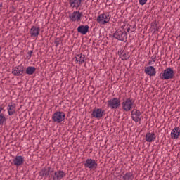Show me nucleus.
<instances>
[{
    "label": "nucleus",
    "instance_id": "f257e3e1",
    "mask_svg": "<svg viewBox=\"0 0 180 180\" xmlns=\"http://www.w3.org/2000/svg\"><path fill=\"white\" fill-rule=\"evenodd\" d=\"M65 175L67 174L62 170L54 172V167H51V166L42 168L39 172V176L45 179L46 178H50V179L53 180H61Z\"/></svg>",
    "mask_w": 180,
    "mask_h": 180
},
{
    "label": "nucleus",
    "instance_id": "f03ea898",
    "mask_svg": "<svg viewBox=\"0 0 180 180\" xmlns=\"http://www.w3.org/2000/svg\"><path fill=\"white\" fill-rule=\"evenodd\" d=\"M174 77L175 72L174 71V68L171 67L166 68L160 74V78L163 81H168V79H174Z\"/></svg>",
    "mask_w": 180,
    "mask_h": 180
},
{
    "label": "nucleus",
    "instance_id": "7ed1b4c3",
    "mask_svg": "<svg viewBox=\"0 0 180 180\" xmlns=\"http://www.w3.org/2000/svg\"><path fill=\"white\" fill-rule=\"evenodd\" d=\"M113 39L126 43L127 41V32L125 30L118 29L113 33Z\"/></svg>",
    "mask_w": 180,
    "mask_h": 180
},
{
    "label": "nucleus",
    "instance_id": "20e7f679",
    "mask_svg": "<svg viewBox=\"0 0 180 180\" xmlns=\"http://www.w3.org/2000/svg\"><path fill=\"white\" fill-rule=\"evenodd\" d=\"M52 120H53L55 123L64 122V120H65V113L63 111H56L52 115Z\"/></svg>",
    "mask_w": 180,
    "mask_h": 180
},
{
    "label": "nucleus",
    "instance_id": "39448f33",
    "mask_svg": "<svg viewBox=\"0 0 180 180\" xmlns=\"http://www.w3.org/2000/svg\"><path fill=\"white\" fill-rule=\"evenodd\" d=\"M120 98H113L107 101L108 108L113 109H119L120 108Z\"/></svg>",
    "mask_w": 180,
    "mask_h": 180
},
{
    "label": "nucleus",
    "instance_id": "423d86ee",
    "mask_svg": "<svg viewBox=\"0 0 180 180\" xmlns=\"http://www.w3.org/2000/svg\"><path fill=\"white\" fill-rule=\"evenodd\" d=\"M122 109L124 112H130L133 109L134 105V101L131 98H127L122 103Z\"/></svg>",
    "mask_w": 180,
    "mask_h": 180
},
{
    "label": "nucleus",
    "instance_id": "0eeeda50",
    "mask_svg": "<svg viewBox=\"0 0 180 180\" xmlns=\"http://www.w3.org/2000/svg\"><path fill=\"white\" fill-rule=\"evenodd\" d=\"M84 167L92 171H95L98 168V162L94 159H87L84 162Z\"/></svg>",
    "mask_w": 180,
    "mask_h": 180
},
{
    "label": "nucleus",
    "instance_id": "6e6552de",
    "mask_svg": "<svg viewBox=\"0 0 180 180\" xmlns=\"http://www.w3.org/2000/svg\"><path fill=\"white\" fill-rule=\"evenodd\" d=\"M82 18H84V13L79 11H74L69 15L70 22H81Z\"/></svg>",
    "mask_w": 180,
    "mask_h": 180
},
{
    "label": "nucleus",
    "instance_id": "1a4fd4ad",
    "mask_svg": "<svg viewBox=\"0 0 180 180\" xmlns=\"http://www.w3.org/2000/svg\"><path fill=\"white\" fill-rule=\"evenodd\" d=\"M12 74L14 77H20L25 74V66L20 65L13 68Z\"/></svg>",
    "mask_w": 180,
    "mask_h": 180
},
{
    "label": "nucleus",
    "instance_id": "9d476101",
    "mask_svg": "<svg viewBox=\"0 0 180 180\" xmlns=\"http://www.w3.org/2000/svg\"><path fill=\"white\" fill-rule=\"evenodd\" d=\"M103 115H105V110H102V108H95L92 110V113L91 114V117H95V119H101L103 117Z\"/></svg>",
    "mask_w": 180,
    "mask_h": 180
},
{
    "label": "nucleus",
    "instance_id": "9b49d317",
    "mask_svg": "<svg viewBox=\"0 0 180 180\" xmlns=\"http://www.w3.org/2000/svg\"><path fill=\"white\" fill-rule=\"evenodd\" d=\"M110 20V15L103 13L98 16L97 22L98 23H101L102 25H106Z\"/></svg>",
    "mask_w": 180,
    "mask_h": 180
},
{
    "label": "nucleus",
    "instance_id": "f8f14e48",
    "mask_svg": "<svg viewBox=\"0 0 180 180\" xmlns=\"http://www.w3.org/2000/svg\"><path fill=\"white\" fill-rule=\"evenodd\" d=\"M25 162V158L22 155L15 156V159H13L12 164L15 165V167H20V165H23Z\"/></svg>",
    "mask_w": 180,
    "mask_h": 180
},
{
    "label": "nucleus",
    "instance_id": "ddd939ff",
    "mask_svg": "<svg viewBox=\"0 0 180 180\" xmlns=\"http://www.w3.org/2000/svg\"><path fill=\"white\" fill-rule=\"evenodd\" d=\"M30 34L31 37H39L40 35V27L37 26H32L30 30Z\"/></svg>",
    "mask_w": 180,
    "mask_h": 180
},
{
    "label": "nucleus",
    "instance_id": "4468645a",
    "mask_svg": "<svg viewBox=\"0 0 180 180\" xmlns=\"http://www.w3.org/2000/svg\"><path fill=\"white\" fill-rule=\"evenodd\" d=\"M145 74L149 77H154L157 74V70L154 66H148L144 70Z\"/></svg>",
    "mask_w": 180,
    "mask_h": 180
},
{
    "label": "nucleus",
    "instance_id": "2eb2a0df",
    "mask_svg": "<svg viewBox=\"0 0 180 180\" xmlns=\"http://www.w3.org/2000/svg\"><path fill=\"white\" fill-rule=\"evenodd\" d=\"M77 31L78 33H80V34H83V36H85V34H86V33L89 32V26L88 25H82L77 28Z\"/></svg>",
    "mask_w": 180,
    "mask_h": 180
},
{
    "label": "nucleus",
    "instance_id": "dca6fc26",
    "mask_svg": "<svg viewBox=\"0 0 180 180\" xmlns=\"http://www.w3.org/2000/svg\"><path fill=\"white\" fill-rule=\"evenodd\" d=\"M82 3V0H69L70 8H76V9H78L81 6Z\"/></svg>",
    "mask_w": 180,
    "mask_h": 180
},
{
    "label": "nucleus",
    "instance_id": "f3484780",
    "mask_svg": "<svg viewBox=\"0 0 180 180\" xmlns=\"http://www.w3.org/2000/svg\"><path fill=\"white\" fill-rule=\"evenodd\" d=\"M74 60L77 64H84L85 63V55L78 54L74 58Z\"/></svg>",
    "mask_w": 180,
    "mask_h": 180
},
{
    "label": "nucleus",
    "instance_id": "a211bd4d",
    "mask_svg": "<svg viewBox=\"0 0 180 180\" xmlns=\"http://www.w3.org/2000/svg\"><path fill=\"white\" fill-rule=\"evenodd\" d=\"M7 110L8 116L13 115L15 114V112L16 111V104H13L12 103H9Z\"/></svg>",
    "mask_w": 180,
    "mask_h": 180
},
{
    "label": "nucleus",
    "instance_id": "6ab92c4d",
    "mask_svg": "<svg viewBox=\"0 0 180 180\" xmlns=\"http://www.w3.org/2000/svg\"><path fill=\"white\" fill-rule=\"evenodd\" d=\"M36 72V68L34 66H28L27 68H24V74L27 75H33Z\"/></svg>",
    "mask_w": 180,
    "mask_h": 180
},
{
    "label": "nucleus",
    "instance_id": "aec40b11",
    "mask_svg": "<svg viewBox=\"0 0 180 180\" xmlns=\"http://www.w3.org/2000/svg\"><path fill=\"white\" fill-rule=\"evenodd\" d=\"M180 136V129L179 127H175L171 132L172 139H178Z\"/></svg>",
    "mask_w": 180,
    "mask_h": 180
},
{
    "label": "nucleus",
    "instance_id": "412c9836",
    "mask_svg": "<svg viewBox=\"0 0 180 180\" xmlns=\"http://www.w3.org/2000/svg\"><path fill=\"white\" fill-rule=\"evenodd\" d=\"M156 136L155 133H147L145 136L146 141L148 143H153V140H155Z\"/></svg>",
    "mask_w": 180,
    "mask_h": 180
},
{
    "label": "nucleus",
    "instance_id": "4be33fe9",
    "mask_svg": "<svg viewBox=\"0 0 180 180\" xmlns=\"http://www.w3.org/2000/svg\"><path fill=\"white\" fill-rule=\"evenodd\" d=\"M120 58H122V61H127L130 58V56L127 53H124V51L120 50L118 51Z\"/></svg>",
    "mask_w": 180,
    "mask_h": 180
},
{
    "label": "nucleus",
    "instance_id": "5701e85b",
    "mask_svg": "<svg viewBox=\"0 0 180 180\" xmlns=\"http://www.w3.org/2000/svg\"><path fill=\"white\" fill-rule=\"evenodd\" d=\"M122 178L124 180H133L134 176H133V172H127Z\"/></svg>",
    "mask_w": 180,
    "mask_h": 180
},
{
    "label": "nucleus",
    "instance_id": "b1692460",
    "mask_svg": "<svg viewBox=\"0 0 180 180\" xmlns=\"http://www.w3.org/2000/svg\"><path fill=\"white\" fill-rule=\"evenodd\" d=\"M131 116H141V112H140V110H137V108H134L133 110L131 112Z\"/></svg>",
    "mask_w": 180,
    "mask_h": 180
},
{
    "label": "nucleus",
    "instance_id": "393cba45",
    "mask_svg": "<svg viewBox=\"0 0 180 180\" xmlns=\"http://www.w3.org/2000/svg\"><path fill=\"white\" fill-rule=\"evenodd\" d=\"M5 122H6V117H5V114H0V126L4 125Z\"/></svg>",
    "mask_w": 180,
    "mask_h": 180
},
{
    "label": "nucleus",
    "instance_id": "a878e982",
    "mask_svg": "<svg viewBox=\"0 0 180 180\" xmlns=\"http://www.w3.org/2000/svg\"><path fill=\"white\" fill-rule=\"evenodd\" d=\"M152 29H154V32H158L160 27H158L157 22H153L150 24Z\"/></svg>",
    "mask_w": 180,
    "mask_h": 180
},
{
    "label": "nucleus",
    "instance_id": "bb28decb",
    "mask_svg": "<svg viewBox=\"0 0 180 180\" xmlns=\"http://www.w3.org/2000/svg\"><path fill=\"white\" fill-rule=\"evenodd\" d=\"M131 117L132 120H134V122H135L136 123H137L138 122H141V118L140 117V116H131Z\"/></svg>",
    "mask_w": 180,
    "mask_h": 180
},
{
    "label": "nucleus",
    "instance_id": "cd10ccee",
    "mask_svg": "<svg viewBox=\"0 0 180 180\" xmlns=\"http://www.w3.org/2000/svg\"><path fill=\"white\" fill-rule=\"evenodd\" d=\"M60 41H61V38H60V37L56 38V39L54 41V44H56V47H58V44H60Z\"/></svg>",
    "mask_w": 180,
    "mask_h": 180
},
{
    "label": "nucleus",
    "instance_id": "c85d7f7f",
    "mask_svg": "<svg viewBox=\"0 0 180 180\" xmlns=\"http://www.w3.org/2000/svg\"><path fill=\"white\" fill-rule=\"evenodd\" d=\"M32 54H33V51H29L27 52V58H28V60H30V58H32Z\"/></svg>",
    "mask_w": 180,
    "mask_h": 180
},
{
    "label": "nucleus",
    "instance_id": "c756f323",
    "mask_svg": "<svg viewBox=\"0 0 180 180\" xmlns=\"http://www.w3.org/2000/svg\"><path fill=\"white\" fill-rule=\"evenodd\" d=\"M146 4H147V0H139V5L143 6L146 5Z\"/></svg>",
    "mask_w": 180,
    "mask_h": 180
},
{
    "label": "nucleus",
    "instance_id": "7c9ffc66",
    "mask_svg": "<svg viewBox=\"0 0 180 180\" xmlns=\"http://www.w3.org/2000/svg\"><path fill=\"white\" fill-rule=\"evenodd\" d=\"M3 110H4V108L0 106V114H1V112H2Z\"/></svg>",
    "mask_w": 180,
    "mask_h": 180
},
{
    "label": "nucleus",
    "instance_id": "2f4dec72",
    "mask_svg": "<svg viewBox=\"0 0 180 180\" xmlns=\"http://www.w3.org/2000/svg\"><path fill=\"white\" fill-rule=\"evenodd\" d=\"M127 32L129 33V32H130V27H129L127 29Z\"/></svg>",
    "mask_w": 180,
    "mask_h": 180
},
{
    "label": "nucleus",
    "instance_id": "473e14b6",
    "mask_svg": "<svg viewBox=\"0 0 180 180\" xmlns=\"http://www.w3.org/2000/svg\"><path fill=\"white\" fill-rule=\"evenodd\" d=\"M153 63H155L156 60H155V57L153 59Z\"/></svg>",
    "mask_w": 180,
    "mask_h": 180
},
{
    "label": "nucleus",
    "instance_id": "72a5a7b5",
    "mask_svg": "<svg viewBox=\"0 0 180 180\" xmlns=\"http://www.w3.org/2000/svg\"><path fill=\"white\" fill-rule=\"evenodd\" d=\"M109 37H113V34H109Z\"/></svg>",
    "mask_w": 180,
    "mask_h": 180
},
{
    "label": "nucleus",
    "instance_id": "f704fd0d",
    "mask_svg": "<svg viewBox=\"0 0 180 180\" xmlns=\"http://www.w3.org/2000/svg\"><path fill=\"white\" fill-rule=\"evenodd\" d=\"M124 26H125V25L122 26V27H121V29H124Z\"/></svg>",
    "mask_w": 180,
    "mask_h": 180
},
{
    "label": "nucleus",
    "instance_id": "c9c22d12",
    "mask_svg": "<svg viewBox=\"0 0 180 180\" xmlns=\"http://www.w3.org/2000/svg\"><path fill=\"white\" fill-rule=\"evenodd\" d=\"M0 8H2V4H0Z\"/></svg>",
    "mask_w": 180,
    "mask_h": 180
},
{
    "label": "nucleus",
    "instance_id": "e433bc0d",
    "mask_svg": "<svg viewBox=\"0 0 180 180\" xmlns=\"http://www.w3.org/2000/svg\"><path fill=\"white\" fill-rule=\"evenodd\" d=\"M0 53H1V46H0ZM1 53H0V56H1Z\"/></svg>",
    "mask_w": 180,
    "mask_h": 180
},
{
    "label": "nucleus",
    "instance_id": "4c0bfd02",
    "mask_svg": "<svg viewBox=\"0 0 180 180\" xmlns=\"http://www.w3.org/2000/svg\"><path fill=\"white\" fill-rule=\"evenodd\" d=\"M61 44L63 45V42H61Z\"/></svg>",
    "mask_w": 180,
    "mask_h": 180
},
{
    "label": "nucleus",
    "instance_id": "58836bf2",
    "mask_svg": "<svg viewBox=\"0 0 180 180\" xmlns=\"http://www.w3.org/2000/svg\"><path fill=\"white\" fill-rule=\"evenodd\" d=\"M17 1H20V0H17Z\"/></svg>",
    "mask_w": 180,
    "mask_h": 180
}]
</instances>
